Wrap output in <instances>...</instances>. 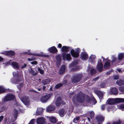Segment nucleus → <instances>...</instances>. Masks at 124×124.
<instances>
[{
  "mask_svg": "<svg viewBox=\"0 0 124 124\" xmlns=\"http://www.w3.org/2000/svg\"><path fill=\"white\" fill-rule=\"evenodd\" d=\"M124 102V98H109L107 101V103L109 104H112L116 103Z\"/></svg>",
  "mask_w": 124,
  "mask_h": 124,
  "instance_id": "f257e3e1",
  "label": "nucleus"
},
{
  "mask_svg": "<svg viewBox=\"0 0 124 124\" xmlns=\"http://www.w3.org/2000/svg\"><path fill=\"white\" fill-rule=\"evenodd\" d=\"M15 99V96L14 95L11 94H7L3 99L2 102L3 103H4L5 102L14 100Z\"/></svg>",
  "mask_w": 124,
  "mask_h": 124,
  "instance_id": "f03ea898",
  "label": "nucleus"
},
{
  "mask_svg": "<svg viewBox=\"0 0 124 124\" xmlns=\"http://www.w3.org/2000/svg\"><path fill=\"white\" fill-rule=\"evenodd\" d=\"M13 75L14 78L16 77L18 78V79L19 78V80H13V79H12L11 80V81L12 83L15 84L17 83L19 81H20V80H21L22 79V75H21L20 76H19L18 75L17 71L13 72Z\"/></svg>",
  "mask_w": 124,
  "mask_h": 124,
  "instance_id": "7ed1b4c3",
  "label": "nucleus"
},
{
  "mask_svg": "<svg viewBox=\"0 0 124 124\" xmlns=\"http://www.w3.org/2000/svg\"><path fill=\"white\" fill-rule=\"evenodd\" d=\"M81 77L80 74H77L75 75L72 78V81L73 83H76L78 82L80 80Z\"/></svg>",
  "mask_w": 124,
  "mask_h": 124,
  "instance_id": "20e7f679",
  "label": "nucleus"
},
{
  "mask_svg": "<svg viewBox=\"0 0 124 124\" xmlns=\"http://www.w3.org/2000/svg\"><path fill=\"white\" fill-rule=\"evenodd\" d=\"M76 50V51H75L74 49H72L70 52L72 56L74 57H78L80 50L79 48H77Z\"/></svg>",
  "mask_w": 124,
  "mask_h": 124,
  "instance_id": "39448f33",
  "label": "nucleus"
},
{
  "mask_svg": "<svg viewBox=\"0 0 124 124\" xmlns=\"http://www.w3.org/2000/svg\"><path fill=\"white\" fill-rule=\"evenodd\" d=\"M51 94H48L42 96L40 98V101L42 103H45L51 97Z\"/></svg>",
  "mask_w": 124,
  "mask_h": 124,
  "instance_id": "423d86ee",
  "label": "nucleus"
},
{
  "mask_svg": "<svg viewBox=\"0 0 124 124\" xmlns=\"http://www.w3.org/2000/svg\"><path fill=\"white\" fill-rule=\"evenodd\" d=\"M61 104L62 105L65 104V103L61 100V98L60 97H58L55 102V104L57 107L60 106Z\"/></svg>",
  "mask_w": 124,
  "mask_h": 124,
  "instance_id": "0eeeda50",
  "label": "nucleus"
},
{
  "mask_svg": "<svg viewBox=\"0 0 124 124\" xmlns=\"http://www.w3.org/2000/svg\"><path fill=\"white\" fill-rule=\"evenodd\" d=\"M63 59V60H65L66 58L68 60H70L71 59L70 55V54H66L63 53L62 54Z\"/></svg>",
  "mask_w": 124,
  "mask_h": 124,
  "instance_id": "6e6552de",
  "label": "nucleus"
},
{
  "mask_svg": "<svg viewBox=\"0 0 124 124\" xmlns=\"http://www.w3.org/2000/svg\"><path fill=\"white\" fill-rule=\"evenodd\" d=\"M21 101L23 102V103L25 105H27L29 103V101H28V98L26 97H22L21 98L20 97Z\"/></svg>",
  "mask_w": 124,
  "mask_h": 124,
  "instance_id": "1a4fd4ad",
  "label": "nucleus"
},
{
  "mask_svg": "<svg viewBox=\"0 0 124 124\" xmlns=\"http://www.w3.org/2000/svg\"><path fill=\"white\" fill-rule=\"evenodd\" d=\"M45 122V119L42 117L39 118L37 120V123L38 124H43Z\"/></svg>",
  "mask_w": 124,
  "mask_h": 124,
  "instance_id": "9d476101",
  "label": "nucleus"
},
{
  "mask_svg": "<svg viewBox=\"0 0 124 124\" xmlns=\"http://www.w3.org/2000/svg\"><path fill=\"white\" fill-rule=\"evenodd\" d=\"M55 109V106L50 105L46 109V111L48 112H50L54 110Z\"/></svg>",
  "mask_w": 124,
  "mask_h": 124,
  "instance_id": "9b49d317",
  "label": "nucleus"
},
{
  "mask_svg": "<svg viewBox=\"0 0 124 124\" xmlns=\"http://www.w3.org/2000/svg\"><path fill=\"white\" fill-rule=\"evenodd\" d=\"M81 58L83 60H87L88 58V56L86 53H82L81 54Z\"/></svg>",
  "mask_w": 124,
  "mask_h": 124,
  "instance_id": "f8f14e48",
  "label": "nucleus"
},
{
  "mask_svg": "<svg viewBox=\"0 0 124 124\" xmlns=\"http://www.w3.org/2000/svg\"><path fill=\"white\" fill-rule=\"evenodd\" d=\"M3 53L4 54L8 55L9 56H12V57H13L15 54L14 52L11 51H6Z\"/></svg>",
  "mask_w": 124,
  "mask_h": 124,
  "instance_id": "ddd939ff",
  "label": "nucleus"
},
{
  "mask_svg": "<svg viewBox=\"0 0 124 124\" xmlns=\"http://www.w3.org/2000/svg\"><path fill=\"white\" fill-rule=\"evenodd\" d=\"M96 119L99 123H101L104 120V117L101 115H99L96 116Z\"/></svg>",
  "mask_w": 124,
  "mask_h": 124,
  "instance_id": "4468645a",
  "label": "nucleus"
},
{
  "mask_svg": "<svg viewBox=\"0 0 124 124\" xmlns=\"http://www.w3.org/2000/svg\"><path fill=\"white\" fill-rule=\"evenodd\" d=\"M48 50L49 52L53 53H55L57 52V49L54 46H53L48 48Z\"/></svg>",
  "mask_w": 124,
  "mask_h": 124,
  "instance_id": "2eb2a0df",
  "label": "nucleus"
},
{
  "mask_svg": "<svg viewBox=\"0 0 124 124\" xmlns=\"http://www.w3.org/2000/svg\"><path fill=\"white\" fill-rule=\"evenodd\" d=\"M110 92L113 94L116 95L118 93L117 89L115 87L113 88L110 89Z\"/></svg>",
  "mask_w": 124,
  "mask_h": 124,
  "instance_id": "dca6fc26",
  "label": "nucleus"
},
{
  "mask_svg": "<svg viewBox=\"0 0 124 124\" xmlns=\"http://www.w3.org/2000/svg\"><path fill=\"white\" fill-rule=\"evenodd\" d=\"M11 65L15 69H18L19 67V64L16 62H12Z\"/></svg>",
  "mask_w": 124,
  "mask_h": 124,
  "instance_id": "f3484780",
  "label": "nucleus"
},
{
  "mask_svg": "<svg viewBox=\"0 0 124 124\" xmlns=\"http://www.w3.org/2000/svg\"><path fill=\"white\" fill-rule=\"evenodd\" d=\"M103 68V65L101 63H98L96 68L99 71L101 72L102 71Z\"/></svg>",
  "mask_w": 124,
  "mask_h": 124,
  "instance_id": "a211bd4d",
  "label": "nucleus"
},
{
  "mask_svg": "<svg viewBox=\"0 0 124 124\" xmlns=\"http://www.w3.org/2000/svg\"><path fill=\"white\" fill-rule=\"evenodd\" d=\"M43 111V108H37L36 114V115H41Z\"/></svg>",
  "mask_w": 124,
  "mask_h": 124,
  "instance_id": "6ab92c4d",
  "label": "nucleus"
},
{
  "mask_svg": "<svg viewBox=\"0 0 124 124\" xmlns=\"http://www.w3.org/2000/svg\"><path fill=\"white\" fill-rule=\"evenodd\" d=\"M77 100L79 102H82L84 100V98L83 96H79L76 98Z\"/></svg>",
  "mask_w": 124,
  "mask_h": 124,
  "instance_id": "aec40b11",
  "label": "nucleus"
},
{
  "mask_svg": "<svg viewBox=\"0 0 124 124\" xmlns=\"http://www.w3.org/2000/svg\"><path fill=\"white\" fill-rule=\"evenodd\" d=\"M96 56L95 55L92 54L89 57V61L91 62H93Z\"/></svg>",
  "mask_w": 124,
  "mask_h": 124,
  "instance_id": "412c9836",
  "label": "nucleus"
},
{
  "mask_svg": "<svg viewBox=\"0 0 124 124\" xmlns=\"http://www.w3.org/2000/svg\"><path fill=\"white\" fill-rule=\"evenodd\" d=\"M116 84L119 85H124V79H120L118 80L116 82Z\"/></svg>",
  "mask_w": 124,
  "mask_h": 124,
  "instance_id": "4be33fe9",
  "label": "nucleus"
},
{
  "mask_svg": "<svg viewBox=\"0 0 124 124\" xmlns=\"http://www.w3.org/2000/svg\"><path fill=\"white\" fill-rule=\"evenodd\" d=\"M49 119L50 121L52 123H55L56 122V118L54 117H49Z\"/></svg>",
  "mask_w": 124,
  "mask_h": 124,
  "instance_id": "5701e85b",
  "label": "nucleus"
},
{
  "mask_svg": "<svg viewBox=\"0 0 124 124\" xmlns=\"http://www.w3.org/2000/svg\"><path fill=\"white\" fill-rule=\"evenodd\" d=\"M50 79L49 78H47L43 80L42 83L44 85H46L47 84H49L50 82Z\"/></svg>",
  "mask_w": 124,
  "mask_h": 124,
  "instance_id": "b1692460",
  "label": "nucleus"
},
{
  "mask_svg": "<svg viewBox=\"0 0 124 124\" xmlns=\"http://www.w3.org/2000/svg\"><path fill=\"white\" fill-rule=\"evenodd\" d=\"M56 59L58 63H57V65L58 67H59V66L61 61V57L59 55H57L56 57Z\"/></svg>",
  "mask_w": 124,
  "mask_h": 124,
  "instance_id": "393cba45",
  "label": "nucleus"
},
{
  "mask_svg": "<svg viewBox=\"0 0 124 124\" xmlns=\"http://www.w3.org/2000/svg\"><path fill=\"white\" fill-rule=\"evenodd\" d=\"M65 66L64 65L62 66L60 70V73L62 74L65 71Z\"/></svg>",
  "mask_w": 124,
  "mask_h": 124,
  "instance_id": "a878e982",
  "label": "nucleus"
},
{
  "mask_svg": "<svg viewBox=\"0 0 124 124\" xmlns=\"http://www.w3.org/2000/svg\"><path fill=\"white\" fill-rule=\"evenodd\" d=\"M70 47L66 46H63L61 48V50L63 52H67L68 51L69 48Z\"/></svg>",
  "mask_w": 124,
  "mask_h": 124,
  "instance_id": "bb28decb",
  "label": "nucleus"
},
{
  "mask_svg": "<svg viewBox=\"0 0 124 124\" xmlns=\"http://www.w3.org/2000/svg\"><path fill=\"white\" fill-rule=\"evenodd\" d=\"M110 64L109 62H107L105 63L104 65V67L105 69H107L109 68Z\"/></svg>",
  "mask_w": 124,
  "mask_h": 124,
  "instance_id": "cd10ccee",
  "label": "nucleus"
},
{
  "mask_svg": "<svg viewBox=\"0 0 124 124\" xmlns=\"http://www.w3.org/2000/svg\"><path fill=\"white\" fill-rule=\"evenodd\" d=\"M59 114L61 117H63L65 114L64 110L63 109H61L59 110Z\"/></svg>",
  "mask_w": 124,
  "mask_h": 124,
  "instance_id": "c85d7f7f",
  "label": "nucleus"
},
{
  "mask_svg": "<svg viewBox=\"0 0 124 124\" xmlns=\"http://www.w3.org/2000/svg\"><path fill=\"white\" fill-rule=\"evenodd\" d=\"M124 53H121L119 54L118 56V60L120 61L124 57Z\"/></svg>",
  "mask_w": 124,
  "mask_h": 124,
  "instance_id": "c756f323",
  "label": "nucleus"
},
{
  "mask_svg": "<svg viewBox=\"0 0 124 124\" xmlns=\"http://www.w3.org/2000/svg\"><path fill=\"white\" fill-rule=\"evenodd\" d=\"M29 72L33 76H35L37 74V73L34 71L31 68Z\"/></svg>",
  "mask_w": 124,
  "mask_h": 124,
  "instance_id": "7c9ffc66",
  "label": "nucleus"
},
{
  "mask_svg": "<svg viewBox=\"0 0 124 124\" xmlns=\"http://www.w3.org/2000/svg\"><path fill=\"white\" fill-rule=\"evenodd\" d=\"M20 110V109L18 108V109H17V107H16L15 108V110L14 111V117L16 118L17 116V114L18 113V111Z\"/></svg>",
  "mask_w": 124,
  "mask_h": 124,
  "instance_id": "2f4dec72",
  "label": "nucleus"
},
{
  "mask_svg": "<svg viewBox=\"0 0 124 124\" xmlns=\"http://www.w3.org/2000/svg\"><path fill=\"white\" fill-rule=\"evenodd\" d=\"M119 109H121L122 111L124 110V104H122L119 105L118 107Z\"/></svg>",
  "mask_w": 124,
  "mask_h": 124,
  "instance_id": "473e14b6",
  "label": "nucleus"
},
{
  "mask_svg": "<svg viewBox=\"0 0 124 124\" xmlns=\"http://www.w3.org/2000/svg\"><path fill=\"white\" fill-rule=\"evenodd\" d=\"M5 91V89L2 86H0V94L4 92Z\"/></svg>",
  "mask_w": 124,
  "mask_h": 124,
  "instance_id": "72a5a7b5",
  "label": "nucleus"
},
{
  "mask_svg": "<svg viewBox=\"0 0 124 124\" xmlns=\"http://www.w3.org/2000/svg\"><path fill=\"white\" fill-rule=\"evenodd\" d=\"M119 90L120 91L123 92L124 94V86L120 87L119 88Z\"/></svg>",
  "mask_w": 124,
  "mask_h": 124,
  "instance_id": "f704fd0d",
  "label": "nucleus"
},
{
  "mask_svg": "<svg viewBox=\"0 0 124 124\" xmlns=\"http://www.w3.org/2000/svg\"><path fill=\"white\" fill-rule=\"evenodd\" d=\"M62 85V83L56 85L55 88L56 89H58Z\"/></svg>",
  "mask_w": 124,
  "mask_h": 124,
  "instance_id": "c9c22d12",
  "label": "nucleus"
},
{
  "mask_svg": "<svg viewBox=\"0 0 124 124\" xmlns=\"http://www.w3.org/2000/svg\"><path fill=\"white\" fill-rule=\"evenodd\" d=\"M79 117H78L75 118L73 120V122L76 123H77L78 121L79 120Z\"/></svg>",
  "mask_w": 124,
  "mask_h": 124,
  "instance_id": "e433bc0d",
  "label": "nucleus"
},
{
  "mask_svg": "<svg viewBox=\"0 0 124 124\" xmlns=\"http://www.w3.org/2000/svg\"><path fill=\"white\" fill-rule=\"evenodd\" d=\"M111 59L112 60L111 62H113L116 61L117 58L115 56L113 55L111 56Z\"/></svg>",
  "mask_w": 124,
  "mask_h": 124,
  "instance_id": "4c0bfd02",
  "label": "nucleus"
},
{
  "mask_svg": "<svg viewBox=\"0 0 124 124\" xmlns=\"http://www.w3.org/2000/svg\"><path fill=\"white\" fill-rule=\"evenodd\" d=\"M121 121L120 120H118V121H114L113 122L112 124H120L121 123Z\"/></svg>",
  "mask_w": 124,
  "mask_h": 124,
  "instance_id": "58836bf2",
  "label": "nucleus"
},
{
  "mask_svg": "<svg viewBox=\"0 0 124 124\" xmlns=\"http://www.w3.org/2000/svg\"><path fill=\"white\" fill-rule=\"evenodd\" d=\"M89 113L90 114V117L91 118H92V117L94 116V112L93 111H91V112H89Z\"/></svg>",
  "mask_w": 124,
  "mask_h": 124,
  "instance_id": "ea45409f",
  "label": "nucleus"
},
{
  "mask_svg": "<svg viewBox=\"0 0 124 124\" xmlns=\"http://www.w3.org/2000/svg\"><path fill=\"white\" fill-rule=\"evenodd\" d=\"M96 70L95 69H92L91 70V75H93L95 74L96 72Z\"/></svg>",
  "mask_w": 124,
  "mask_h": 124,
  "instance_id": "a19ab883",
  "label": "nucleus"
},
{
  "mask_svg": "<svg viewBox=\"0 0 124 124\" xmlns=\"http://www.w3.org/2000/svg\"><path fill=\"white\" fill-rule=\"evenodd\" d=\"M35 120L34 119H31L29 123L28 124H33L35 122Z\"/></svg>",
  "mask_w": 124,
  "mask_h": 124,
  "instance_id": "79ce46f5",
  "label": "nucleus"
},
{
  "mask_svg": "<svg viewBox=\"0 0 124 124\" xmlns=\"http://www.w3.org/2000/svg\"><path fill=\"white\" fill-rule=\"evenodd\" d=\"M107 106V104L103 105H102L101 106V110H104L105 109V107Z\"/></svg>",
  "mask_w": 124,
  "mask_h": 124,
  "instance_id": "37998d69",
  "label": "nucleus"
},
{
  "mask_svg": "<svg viewBox=\"0 0 124 124\" xmlns=\"http://www.w3.org/2000/svg\"><path fill=\"white\" fill-rule=\"evenodd\" d=\"M113 78L114 79L116 80L118 79L119 78V75H116L114 76H113Z\"/></svg>",
  "mask_w": 124,
  "mask_h": 124,
  "instance_id": "c03bdc74",
  "label": "nucleus"
},
{
  "mask_svg": "<svg viewBox=\"0 0 124 124\" xmlns=\"http://www.w3.org/2000/svg\"><path fill=\"white\" fill-rule=\"evenodd\" d=\"M35 59V58L34 57H33L31 58H28V60L29 61H32L34 60Z\"/></svg>",
  "mask_w": 124,
  "mask_h": 124,
  "instance_id": "a18cd8bd",
  "label": "nucleus"
},
{
  "mask_svg": "<svg viewBox=\"0 0 124 124\" xmlns=\"http://www.w3.org/2000/svg\"><path fill=\"white\" fill-rule=\"evenodd\" d=\"M38 71L41 74H43L44 73V72L43 70L40 68L38 69Z\"/></svg>",
  "mask_w": 124,
  "mask_h": 124,
  "instance_id": "49530a36",
  "label": "nucleus"
},
{
  "mask_svg": "<svg viewBox=\"0 0 124 124\" xmlns=\"http://www.w3.org/2000/svg\"><path fill=\"white\" fill-rule=\"evenodd\" d=\"M105 86V84L104 83H102L100 85L101 87L103 88Z\"/></svg>",
  "mask_w": 124,
  "mask_h": 124,
  "instance_id": "de8ad7c7",
  "label": "nucleus"
},
{
  "mask_svg": "<svg viewBox=\"0 0 124 124\" xmlns=\"http://www.w3.org/2000/svg\"><path fill=\"white\" fill-rule=\"evenodd\" d=\"M107 109L108 112L111 109V107L110 106H108L107 108Z\"/></svg>",
  "mask_w": 124,
  "mask_h": 124,
  "instance_id": "09e8293b",
  "label": "nucleus"
},
{
  "mask_svg": "<svg viewBox=\"0 0 124 124\" xmlns=\"http://www.w3.org/2000/svg\"><path fill=\"white\" fill-rule=\"evenodd\" d=\"M39 68H38L37 66H36L34 68L36 72H37V73L38 72V69Z\"/></svg>",
  "mask_w": 124,
  "mask_h": 124,
  "instance_id": "8fccbe9b",
  "label": "nucleus"
},
{
  "mask_svg": "<svg viewBox=\"0 0 124 124\" xmlns=\"http://www.w3.org/2000/svg\"><path fill=\"white\" fill-rule=\"evenodd\" d=\"M101 58L102 59H103V61H104V60H105V61H109V62L110 61V60H109L108 58H106L105 59H104V57H103V56L101 57Z\"/></svg>",
  "mask_w": 124,
  "mask_h": 124,
  "instance_id": "3c124183",
  "label": "nucleus"
},
{
  "mask_svg": "<svg viewBox=\"0 0 124 124\" xmlns=\"http://www.w3.org/2000/svg\"><path fill=\"white\" fill-rule=\"evenodd\" d=\"M38 62L36 61H34L31 62V63L32 64L36 65L37 64Z\"/></svg>",
  "mask_w": 124,
  "mask_h": 124,
  "instance_id": "603ef678",
  "label": "nucleus"
},
{
  "mask_svg": "<svg viewBox=\"0 0 124 124\" xmlns=\"http://www.w3.org/2000/svg\"><path fill=\"white\" fill-rule=\"evenodd\" d=\"M4 118L3 116H0V122Z\"/></svg>",
  "mask_w": 124,
  "mask_h": 124,
  "instance_id": "864d4df0",
  "label": "nucleus"
},
{
  "mask_svg": "<svg viewBox=\"0 0 124 124\" xmlns=\"http://www.w3.org/2000/svg\"><path fill=\"white\" fill-rule=\"evenodd\" d=\"M27 66V65L26 64H24L23 66H22L21 67V68L22 69H23L24 68H25L26 66Z\"/></svg>",
  "mask_w": 124,
  "mask_h": 124,
  "instance_id": "5fc2aeb1",
  "label": "nucleus"
},
{
  "mask_svg": "<svg viewBox=\"0 0 124 124\" xmlns=\"http://www.w3.org/2000/svg\"><path fill=\"white\" fill-rule=\"evenodd\" d=\"M62 46V45L60 44H58V47L59 48H61Z\"/></svg>",
  "mask_w": 124,
  "mask_h": 124,
  "instance_id": "6e6d98bb",
  "label": "nucleus"
},
{
  "mask_svg": "<svg viewBox=\"0 0 124 124\" xmlns=\"http://www.w3.org/2000/svg\"><path fill=\"white\" fill-rule=\"evenodd\" d=\"M98 78H99V77H96V78H95L94 79H93V80L95 81L97 80V79H98Z\"/></svg>",
  "mask_w": 124,
  "mask_h": 124,
  "instance_id": "4d7b16f0",
  "label": "nucleus"
},
{
  "mask_svg": "<svg viewBox=\"0 0 124 124\" xmlns=\"http://www.w3.org/2000/svg\"><path fill=\"white\" fill-rule=\"evenodd\" d=\"M67 81L66 80H65L63 82V84H66L67 83Z\"/></svg>",
  "mask_w": 124,
  "mask_h": 124,
  "instance_id": "13d9d810",
  "label": "nucleus"
},
{
  "mask_svg": "<svg viewBox=\"0 0 124 124\" xmlns=\"http://www.w3.org/2000/svg\"><path fill=\"white\" fill-rule=\"evenodd\" d=\"M99 97L100 99H102V95H101V96H99Z\"/></svg>",
  "mask_w": 124,
  "mask_h": 124,
  "instance_id": "bf43d9fd",
  "label": "nucleus"
},
{
  "mask_svg": "<svg viewBox=\"0 0 124 124\" xmlns=\"http://www.w3.org/2000/svg\"><path fill=\"white\" fill-rule=\"evenodd\" d=\"M87 99H88V101H86L87 102H89L90 101V100L89 97H88L87 98Z\"/></svg>",
  "mask_w": 124,
  "mask_h": 124,
  "instance_id": "052dcab7",
  "label": "nucleus"
},
{
  "mask_svg": "<svg viewBox=\"0 0 124 124\" xmlns=\"http://www.w3.org/2000/svg\"><path fill=\"white\" fill-rule=\"evenodd\" d=\"M62 122H58L56 124H62Z\"/></svg>",
  "mask_w": 124,
  "mask_h": 124,
  "instance_id": "680f3d73",
  "label": "nucleus"
},
{
  "mask_svg": "<svg viewBox=\"0 0 124 124\" xmlns=\"http://www.w3.org/2000/svg\"><path fill=\"white\" fill-rule=\"evenodd\" d=\"M25 54L26 53H27L29 55H33V54L32 53H31L29 52L28 53L27 52H25Z\"/></svg>",
  "mask_w": 124,
  "mask_h": 124,
  "instance_id": "e2e57ef3",
  "label": "nucleus"
},
{
  "mask_svg": "<svg viewBox=\"0 0 124 124\" xmlns=\"http://www.w3.org/2000/svg\"><path fill=\"white\" fill-rule=\"evenodd\" d=\"M117 70L119 72H120L121 71V70L120 69H117Z\"/></svg>",
  "mask_w": 124,
  "mask_h": 124,
  "instance_id": "0e129e2a",
  "label": "nucleus"
},
{
  "mask_svg": "<svg viewBox=\"0 0 124 124\" xmlns=\"http://www.w3.org/2000/svg\"><path fill=\"white\" fill-rule=\"evenodd\" d=\"M46 88L45 86H43V90H44Z\"/></svg>",
  "mask_w": 124,
  "mask_h": 124,
  "instance_id": "69168bd1",
  "label": "nucleus"
},
{
  "mask_svg": "<svg viewBox=\"0 0 124 124\" xmlns=\"http://www.w3.org/2000/svg\"><path fill=\"white\" fill-rule=\"evenodd\" d=\"M35 55L37 56H41L42 55L41 54H36Z\"/></svg>",
  "mask_w": 124,
  "mask_h": 124,
  "instance_id": "338daca9",
  "label": "nucleus"
},
{
  "mask_svg": "<svg viewBox=\"0 0 124 124\" xmlns=\"http://www.w3.org/2000/svg\"><path fill=\"white\" fill-rule=\"evenodd\" d=\"M87 119H88V121L89 122H90V118H89V117H88L87 118Z\"/></svg>",
  "mask_w": 124,
  "mask_h": 124,
  "instance_id": "774afa93",
  "label": "nucleus"
}]
</instances>
